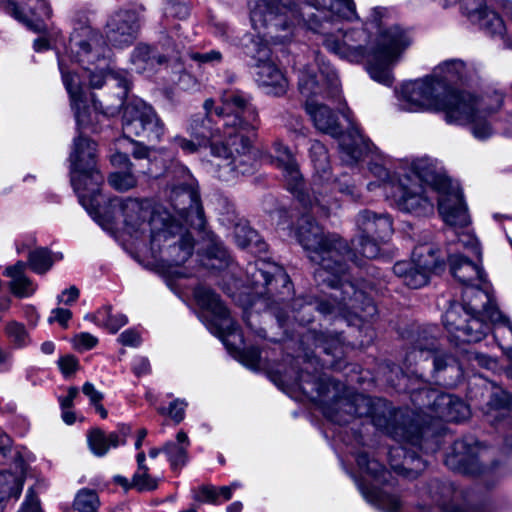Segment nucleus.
Listing matches in <instances>:
<instances>
[{"instance_id": "ea45409f", "label": "nucleus", "mask_w": 512, "mask_h": 512, "mask_svg": "<svg viewBox=\"0 0 512 512\" xmlns=\"http://www.w3.org/2000/svg\"><path fill=\"white\" fill-rule=\"evenodd\" d=\"M53 258L50 251L39 247L30 250L28 253L27 266L37 274H45L53 265Z\"/></svg>"}, {"instance_id": "5fc2aeb1", "label": "nucleus", "mask_w": 512, "mask_h": 512, "mask_svg": "<svg viewBox=\"0 0 512 512\" xmlns=\"http://www.w3.org/2000/svg\"><path fill=\"white\" fill-rule=\"evenodd\" d=\"M240 361L243 365L252 370L259 369L260 364V351L256 347L244 349L240 353Z\"/></svg>"}, {"instance_id": "4be33fe9", "label": "nucleus", "mask_w": 512, "mask_h": 512, "mask_svg": "<svg viewBox=\"0 0 512 512\" xmlns=\"http://www.w3.org/2000/svg\"><path fill=\"white\" fill-rule=\"evenodd\" d=\"M180 59L181 49L172 43L168 36L164 37L155 47L147 44L137 45L131 55L132 65L138 73L152 72L160 66L168 68L170 62H174L180 71Z\"/></svg>"}, {"instance_id": "20e7f679", "label": "nucleus", "mask_w": 512, "mask_h": 512, "mask_svg": "<svg viewBox=\"0 0 512 512\" xmlns=\"http://www.w3.org/2000/svg\"><path fill=\"white\" fill-rule=\"evenodd\" d=\"M70 49L75 54L76 60L83 66L89 78L92 88H101L106 81L112 82L119 88L113 103L97 102L93 94H90L92 109L89 100L83 90L80 77L66 70L63 60L59 59V69L63 83L70 96L71 106L75 112L77 126L87 128L94 125L97 113L105 116H114L124 104L130 80L125 71H113L107 55L108 49L102 44L101 37L90 27H82L74 32L70 38Z\"/></svg>"}, {"instance_id": "f257e3e1", "label": "nucleus", "mask_w": 512, "mask_h": 512, "mask_svg": "<svg viewBox=\"0 0 512 512\" xmlns=\"http://www.w3.org/2000/svg\"><path fill=\"white\" fill-rule=\"evenodd\" d=\"M280 12L285 8L295 11L301 19L294 21L288 13V21L295 29L307 26L322 36V45L331 53L351 63L366 62L370 77L386 86L393 82L391 67L397 63L412 43L407 30L399 25H389L386 11L381 8L372 10L362 28L344 29L342 20L358 19L353 0H308V6L316 12H303L291 0H277Z\"/></svg>"}, {"instance_id": "a878e982", "label": "nucleus", "mask_w": 512, "mask_h": 512, "mask_svg": "<svg viewBox=\"0 0 512 512\" xmlns=\"http://www.w3.org/2000/svg\"><path fill=\"white\" fill-rule=\"evenodd\" d=\"M479 448L476 443L467 440H457L452 450L445 458V464L453 471L476 475L482 471L478 460Z\"/></svg>"}, {"instance_id": "0e129e2a", "label": "nucleus", "mask_w": 512, "mask_h": 512, "mask_svg": "<svg viewBox=\"0 0 512 512\" xmlns=\"http://www.w3.org/2000/svg\"><path fill=\"white\" fill-rule=\"evenodd\" d=\"M17 512H41L39 499L33 489L27 491L25 500Z\"/></svg>"}, {"instance_id": "6e6d98bb", "label": "nucleus", "mask_w": 512, "mask_h": 512, "mask_svg": "<svg viewBox=\"0 0 512 512\" xmlns=\"http://www.w3.org/2000/svg\"><path fill=\"white\" fill-rule=\"evenodd\" d=\"M316 378L309 373H300L295 380V385L305 394H310L315 389L320 394Z\"/></svg>"}, {"instance_id": "bf43d9fd", "label": "nucleus", "mask_w": 512, "mask_h": 512, "mask_svg": "<svg viewBox=\"0 0 512 512\" xmlns=\"http://www.w3.org/2000/svg\"><path fill=\"white\" fill-rule=\"evenodd\" d=\"M494 401L493 399L487 416L493 425H497L509 413V408L505 407L502 402L494 403Z\"/></svg>"}, {"instance_id": "7ed1b4c3", "label": "nucleus", "mask_w": 512, "mask_h": 512, "mask_svg": "<svg viewBox=\"0 0 512 512\" xmlns=\"http://www.w3.org/2000/svg\"><path fill=\"white\" fill-rule=\"evenodd\" d=\"M222 106H215L213 99L203 103L205 117L215 114L221 120L224 141L210 145L213 160L211 172L222 181H233L240 176L252 174L256 169V156L252 142L256 136L259 119L251 97L241 91L225 92L221 97Z\"/></svg>"}, {"instance_id": "b1692460", "label": "nucleus", "mask_w": 512, "mask_h": 512, "mask_svg": "<svg viewBox=\"0 0 512 512\" xmlns=\"http://www.w3.org/2000/svg\"><path fill=\"white\" fill-rule=\"evenodd\" d=\"M194 297L201 309L210 314L211 319L207 320L206 326L213 334L221 338L239 335L237 326L227 308L213 290L205 286H198L194 290Z\"/></svg>"}, {"instance_id": "c756f323", "label": "nucleus", "mask_w": 512, "mask_h": 512, "mask_svg": "<svg viewBox=\"0 0 512 512\" xmlns=\"http://www.w3.org/2000/svg\"><path fill=\"white\" fill-rule=\"evenodd\" d=\"M431 409L435 417L448 422H460L468 418L469 407L458 397L451 394H437Z\"/></svg>"}, {"instance_id": "4d7b16f0", "label": "nucleus", "mask_w": 512, "mask_h": 512, "mask_svg": "<svg viewBox=\"0 0 512 512\" xmlns=\"http://www.w3.org/2000/svg\"><path fill=\"white\" fill-rule=\"evenodd\" d=\"M190 58L199 64H217L222 60V54L217 50H211L205 53H191Z\"/></svg>"}, {"instance_id": "8fccbe9b", "label": "nucleus", "mask_w": 512, "mask_h": 512, "mask_svg": "<svg viewBox=\"0 0 512 512\" xmlns=\"http://www.w3.org/2000/svg\"><path fill=\"white\" fill-rule=\"evenodd\" d=\"M257 236V232L246 224H237L234 228L235 242L241 248L250 246Z\"/></svg>"}, {"instance_id": "c03bdc74", "label": "nucleus", "mask_w": 512, "mask_h": 512, "mask_svg": "<svg viewBox=\"0 0 512 512\" xmlns=\"http://www.w3.org/2000/svg\"><path fill=\"white\" fill-rule=\"evenodd\" d=\"M468 217L470 218L469 215ZM469 222H471L470 219ZM469 224L470 223H467L466 225L463 226L451 225V227L455 229L458 241L463 245V247L470 249L478 258H481V248L477 238L470 230H466ZM448 225L450 226V224Z\"/></svg>"}, {"instance_id": "4c0bfd02", "label": "nucleus", "mask_w": 512, "mask_h": 512, "mask_svg": "<svg viewBox=\"0 0 512 512\" xmlns=\"http://www.w3.org/2000/svg\"><path fill=\"white\" fill-rule=\"evenodd\" d=\"M94 322L106 328L111 333H116L121 327L127 324V316L122 313H112L110 306L99 309L93 316Z\"/></svg>"}, {"instance_id": "79ce46f5", "label": "nucleus", "mask_w": 512, "mask_h": 512, "mask_svg": "<svg viewBox=\"0 0 512 512\" xmlns=\"http://www.w3.org/2000/svg\"><path fill=\"white\" fill-rule=\"evenodd\" d=\"M309 155L317 173L326 174L330 169L329 155L326 147L319 141L311 142Z\"/></svg>"}, {"instance_id": "473e14b6", "label": "nucleus", "mask_w": 512, "mask_h": 512, "mask_svg": "<svg viewBox=\"0 0 512 512\" xmlns=\"http://www.w3.org/2000/svg\"><path fill=\"white\" fill-rule=\"evenodd\" d=\"M359 490L369 503L384 512H399L401 509L402 504L399 498L385 490L375 486L368 487L364 483L359 484Z\"/></svg>"}, {"instance_id": "2f4dec72", "label": "nucleus", "mask_w": 512, "mask_h": 512, "mask_svg": "<svg viewBox=\"0 0 512 512\" xmlns=\"http://www.w3.org/2000/svg\"><path fill=\"white\" fill-rule=\"evenodd\" d=\"M26 262L17 261L14 265L7 266L3 272L10 279L8 286L11 293L18 298L31 297L37 290V284L26 274Z\"/></svg>"}, {"instance_id": "cd10ccee", "label": "nucleus", "mask_w": 512, "mask_h": 512, "mask_svg": "<svg viewBox=\"0 0 512 512\" xmlns=\"http://www.w3.org/2000/svg\"><path fill=\"white\" fill-rule=\"evenodd\" d=\"M449 264L452 275L464 287L486 281L480 258L477 262H472L460 254H453L449 257Z\"/></svg>"}, {"instance_id": "680f3d73", "label": "nucleus", "mask_w": 512, "mask_h": 512, "mask_svg": "<svg viewBox=\"0 0 512 512\" xmlns=\"http://www.w3.org/2000/svg\"><path fill=\"white\" fill-rule=\"evenodd\" d=\"M196 500L212 504L218 503V488L211 485L200 487Z\"/></svg>"}, {"instance_id": "9d476101", "label": "nucleus", "mask_w": 512, "mask_h": 512, "mask_svg": "<svg viewBox=\"0 0 512 512\" xmlns=\"http://www.w3.org/2000/svg\"><path fill=\"white\" fill-rule=\"evenodd\" d=\"M405 173L412 181L422 185L425 183L438 194V210L446 224L463 226L469 223L467 206L459 185L446 176L437 160L421 157L407 161L397 174Z\"/></svg>"}, {"instance_id": "37998d69", "label": "nucleus", "mask_w": 512, "mask_h": 512, "mask_svg": "<svg viewBox=\"0 0 512 512\" xmlns=\"http://www.w3.org/2000/svg\"><path fill=\"white\" fill-rule=\"evenodd\" d=\"M5 334L13 346L18 349L28 346L31 342L25 325L17 321H9L5 325Z\"/></svg>"}, {"instance_id": "13d9d810", "label": "nucleus", "mask_w": 512, "mask_h": 512, "mask_svg": "<svg viewBox=\"0 0 512 512\" xmlns=\"http://www.w3.org/2000/svg\"><path fill=\"white\" fill-rule=\"evenodd\" d=\"M73 343L77 349L89 350L96 346L98 339L90 333L82 332L74 337Z\"/></svg>"}, {"instance_id": "5701e85b", "label": "nucleus", "mask_w": 512, "mask_h": 512, "mask_svg": "<svg viewBox=\"0 0 512 512\" xmlns=\"http://www.w3.org/2000/svg\"><path fill=\"white\" fill-rule=\"evenodd\" d=\"M433 79L426 76L423 79L404 83L398 91V100L403 110L410 112L434 110L437 111L441 93Z\"/></svg>"}, {"instance_id": "09e8293b", "label": "nucleus", "mask_w": 512, "mask_h": 512, "mask_svg": "<svg viewBox=\"0 0 512 512\" xmlns=\"http://www.w3.org/2000/svg\"><path fill=\"white\" fill-rule=\"evenodd\" d=\"M109 184L118 191H127L137 185L136 177L132 172H114L108 178Z\"/></svg>"}, {"instance_id": "6e6552de", "label": "nucleus", "mask_w": 512, "mask_h": 512, "mask_svg": "<svg viewBox=\"0 0 512 512\" xmlns=\"http://www.w3.org/2000/svg\"><path fill=\"white\" fill-rule=\"evenodd\" d=\"M503 325L512 331L509 320L493 304L488 284H472L464 287L462 304L451 305L443 316V324L456 342L476 343L490 331V324Z\"/></svg>"}, {"instance_id": "e433bc0d", "label": "nucleus", "mask_w": 512, "mask_h": 512, "mask_svg": "<svg viewBox=\"0 0 512 512\" xmlns=\"http://www.w3.org/2000/svg\"><path fill=\"white\" fill-rule=\"evenodd\" d=\"M202 261L205 267L220 270L229 265L230 258L223 245L216 240H212Z\"/></svg>"}, {"instance_id": "052dcab7", "label": "nucleus", "mask_w": 512, "mask_h": 512, "mask_svg": "<svg viewBox=\"0 0 512 512\" xmlns=\"http://www.w3.org/2000/svg\"><path fill=\"white\" fill-rule=\"evenodd\" d=\"M78 360L72 355H66L58 360V366L65 377H69L78 369Z\"/></svg>"}, {"instance_id": "1a4fd4ad", "label": "nucleus", "mask_w": 512, "mask_h": 512, "mask_svg": "<svg viewBox=\"0 0 512 512\" xmlns=\"http://www.w3.org/2000/svg\"><path fill=\"white\" fill-rule=\"evenodd\" d=\"M94 203L97 208L87 210L101 225L115 222L119 215L123 217L124 229L135 239L152 238L159 229L165 227L171 213L161 205L151 207L148 200L132 198H112L106 206H101L98 196Z\"/></svg>"}, {"instance_id": "6ab92c4d", "label": "nucleus", "mask_w": 512, "mask_h": 512, "mask_svg": "<svg viewBox=\"0 0 512 512\" xmlns=\"http://www.w3.org/2000/svg\"><path fill=\"white\" fill-rule=\"evenodd\" d=\"M419 495L418 508L422 512H477L464 491L450 482L432 480Z\"/></svg>"}, {"instance_id": "a18cd8bd", "label": "nucleus", "mask_w": 512, "mask_h": 512, "mask_svg": "<svg viewBox=\"0 0 512 512\" xmlns=\"http://www.w3.org/2000/svg\"><path fill=\"white\" fill-rule=\"evenodd\" d=\"M98 506V495L92 490H81L74 501V507L79 512H96Z\"/></svg>"}, {"instance_id": "39448f33", "label": "nucleus", "mask_w": 512, "mask_h": 512, "mask_svg": "<svg viewBox=\"0 0 512 512\" xmlns=\"http://www.w3.org/2000/svg\"><path fill=\"white\" fill-rule=\"evenodd\" d=\"M319 73L310 66H304L299 72V91L306 98L305 110L315 128L332 137L339 138L342 160L347 165H354L369 154H374V147L351 123L348 132L342 134L336 114L321 100L335 97L339 93L340 84L337 72L324 62L323 57L315 54Z\"/></svg>"}, {"instance_id": "9b49d317", "label": "nucleus", "mask_w": 512, "mask_h": 512, "mask_svg": "<svg viewBox=\"0 0 512 512\" xmlns=\"http://www.w3.org/2000/svg\"><path fill=\"white\" fill-rule=\"evenodd\" d=\"M502 103L503 97L499 93L479 98L471 92L452 90L440 96L437 111L444 113L449 124H469L472 135L485 140L493 134L488 118L501 108Z\"/></svg>"}, {"instance_id": "c85d7f7f", "label": "nucleus", "mask_w": 512, "mask_h": 512, "mask_svg": "<svg viewBox=\"0 0 512 512\" xmlns=\"http://www.w3.org/2000/svg\"><path fill=\"white\" fill-rule=\"evenodd\" d=\"M467 67L462 60L451 59L439 64L431 75H429L439 91L443 93L452 91L451 85L467 78Z\"/></svg>"}, {"instance_id": "7c9ffc66", "label": "nucleus", "mask_w": 512, "mask_h": 512, "mask_svg": "<svg viewBox=\"0 0 512 512\" xmlns=\"http://www.w3.org/2000/svg\"><path fill=\"white\" fill-rule=\"evenodd\" d=\"M422 335L423 336H419L411 351L407 353L406 361L412 364L418 359L428 360L430 357H433L434 370L439 372L445 369L451 357L446 354L436 353V339L433 336H426V333Z\"/></svg>"}, {"instance_id": "f8f14e48", "label": "nucleus", "mask_w": 512, "mask_h": 512, "mask_svg": "<svg viewBox=\"0 0 512 512\" xmlns=\"http://www.w3.org/2000/svg\"><path fill=\"white\" fill-rule=\"evenodd\" d=\"M96 143L79 136L74 139L69 157L70 178L79 202L86 209H95V196H99L104 183L103 175L96 168Z\"/></svg>"}, {"instance_id": "a19ab883", "label": "nucleus", "mask_w": 512, "mask_h": 512, "mask_svg": "<svg viewBox=\"0 0 512 512\" xmlns=\"http://www.w3.org/2000/svg\"><path fill=\"white\" fill-rule=\"evenodd\" d=\"M211 122V119L203 115H195L190 119L187 131L196 140L205 142L208 138L215 137V132L212 131Z\"/></svg>"}, {"instance_id": "69168bd1", "label": "nucleus", "mask_w": 512, "mask_h": 512, "mask_svg": "<svg viewBox=\"0 0 512 512\" xmlns=\"http://www.w3.org/2000/svg\"><path fill=\"white\" fill-rule=\"evenodd\" d=\"M71 317L72 313L70 310L64 308H55L51 311L48 322H58L62 327L66 328Z\"/></svg>"}, {"instance_id": "e2e57ef3", "label": "nucleus", "mask_w": 512, "mask_h": 512, "mask_svg": "<svg viewBox=\"0 0 512 512\" xmlns=\"http://www.w3.org/2000/svg\"><path fill=\"white\" fill-rule=\"evenodd\" d=\"M172 143L177 147L182 149L183 152L192 154L198 151V148L204 143L203 141L197 140V142L193 140L186 139L182 136H175L172 139Z\"/></svg>"}, {"instance_id": "3c124183", "label": "nucleus", "mask_w": 512, "mask_h": 512, "mask_svg": "<svg viewBox=\"0 0 512 512\" xmlns=\"http://www.w3.org/2000/svg\"><path fill=\"white\" fill-rule=\"evenodd\" d=\"M187 403L184 400L176 399L170 405L169 408H159L158 412L162 415L168 414L175 423H180L185 416V408Z\"/></svg>"}, {"instance_id": "72a5a7b5", "label": "nucleus", "mask_w": 512, "mask_h": 512, "mask_svg": "<svg viewBox=\"0 0 512 512\" xmlns=\"http://www.w3.org/2000/svg\"><path fill=\"white\" fill-rule=\"evenodd\" d=\"M189 445V438L184 431L177 433L176 442L170 441L164 445L163 452L167 455L173 470H179L186 465L188 460L187 449Z\"/></svg>"}, {"instance_id": "338daca9", "label": "nucleus", "mask_w": 512, "mask_h": 512, "mask_svg": "<svg viewBox=\"0 0 512 512\" xmlns=\"http://www.w3.org/2000/svg\"><path fill=\"white\" fill-rule=\"evenodd\" d=\"M119 342L124 346L137 347L141 343L139 333L134 329L123 331L118 338Z\"/></svg>"}, {"instance_id": "ddd939ff", "label": "nucleus", "mask_w": 512, "mask_h": 512, "mask_svg": "<svg viewBox=\"0 0 512 512\" xmlns=\"http://www.w3.org/2000/svg\"><path fill=\"white\" fill-rule=\"evenodd\" d=\"M193 246L191 235L172 214L165 227L150 239L151 256L168 267L184 264L192 255Z\"/></svg>"}, {"instance_id": "bb28decb", "label": "nucleus", "mask_w": 512, "mask_h": 512, "mask_svg": "<svg viewBox=\"0 0 512 512\" xmlns=\"http://www.w3.org/2000/svg\"><path fill=\"white\" fill-rule=\"evenodd\" d=\"M8 9L17 20L36 32L43 30L42 19L51 15L50 7L45 0L13 2L9 4Z\"/></svg>"}, {"instance_id": "423d86ee", "label": "nucleus", "mask_w": 512, "mask_h": 512, "mask_svg": "<svg viewBox=\"0 0 512 512\" xmlns=\"http://www.w3.org/2000/svg\"><path fill=\"white\" fill-rule=\"evenodd\" d=\"M335 405L337 408H344L349 415L344 416L337 409L326 408L324 414L331 421L344 425L349 422L351 415L371 416L376 427L385 430L391 438L400 443L388 452L390 466L396 473L414 478L426 468V460H423L414 448L425 453L433 452L436 448L430 447V441L426 438L427 430L410 415L395 411L393 414L390 413L389 419L376 416L371 399L364 395H356L353 402L338 399Z\"/></svg>"}, {"instance_id": "c9c22d12", "label": "nucleus", "mask_w": 512, "mask_h": 512, "mask_svg": "<svg viewBox=\"0 0 512 512\" xmlns=\"http://www.w3.org/2000/svg\"><path fill=\"white\" fill-rule=\"evenodd\" d=\"M315 345L317 348H321L324 353L331 355L335 359H341L346 351V345L341 339L339 334H315Z\"/></svg>"}, {"instance_id": "49530a36", "label": "nucleus", "mask_w": 512, "mask_h": 512, "mask_svg": "<svg viewBox=\"0 0 512 512\" xmlns=\"http://www.w3.org/2000/svg\"><path fill=\"white\" fill-rule=\"evenodd\" d=\"M132 486L139 492L152 491L158 486L156 478L149 474V468L137 469L132 477Z\"/></svg>"}, {"instance_id": "393cba45", "label": "nucleus", "mask_w": 512, "mask_h": 512, "mask_svg": "<svg viewBox=\"0 0 512 512\" xmlns=\"http://www.w3.org/2000/svg\"><path fill=\"white\" fill-rule=\"evenodd\" d=\"M139 31V15L135 10H120L107 23L108 42L122 48L134 42Z\"/></svg>"}, {"instance_id": "412c9836", "label": "nucleus", "mask_w": 512, "mask_h": 512, "mask_svg": "<svg viewBox=\"0 0 512 512\" xmlns=\"http://www.w3.org/2000/svg\"><path fill=\"white\" fill-rule=\"evenodd\" d=\"M392 199L397 209L415 216L433 213L434 205L424 185L412 181L408 174H397L393 184Z\"/></svg>"}, {"instance_id": "0eeeda50", "label": "nucleus", "mask_w": 512, "mask_h": 512, "mask_svg": "<svg viewBox=\"0 0 512 512\" xmlns=\"http://www.w3.org/2000/svg\"><path fill=\"white\" fill-rule=\"evenodd\" d=\"M277 0H250V21L258 34H247L242 39L244 53L254 61L256 81L269 93L282 95L288 88V80L272 59L270 43L284 44L292 40L295 27L288 21L291 13L294 21L301 22L295 11L285 8L280 12L274 6Z\"/></svg>"}, {"instance_id": "f704fd0d", "label": "nucleus", "mask_w": 512, "mask_h": 512, "mask_svg": "<svg viewBox=\"0 0 512 512\" xmlns=\"http://www.w3.org/2000/svg\"><path fill=\"white\" fill-rule=\"evenodd\" d=\"M87 441L91 452L95 456L102 457L111 447L116 448L120 445V435L118 433L106 434L103 430L94 428L88 433Z\"/></svg>"}, {"instance_id": "58836bf2", "label": "nucleus", "mask_w": 512, "mask_h": 512, "mask_svg": "<svg viewBox=\"0 0 512 512\" xmlns=\"http://www.w3.org/2000/svg\"><path fill=\"white\" fill-rule=\"evenodd\" d=\"M358 467L366 472L376 483H385L390 473L375 459H370L366 453H359L356 458Z\"/></svg>"}, {"instance_id": "dca6fc26", "label": "nucleus", "mask_w": 512, "mask_h": 512, "mask_svg": "<svg viewBox=\"0 0 512 512\" xmlns=\"http://www.w3.org/2000/svg\"><path fill=\"white\" fill-rule=\"evenodd\" d=\"M178 173V179L166 188L167 197L179 219L201 230L205 226V218L192 176L185 167H180Z\"/></svg>"}, {"instance_id": "603ef678", "label": "nucleus", "mask_w": 512, "mask_h": 512, "mask_svg": "<svg viewBox=\"0 0 512 512\" xmlns=\"http://www.w3.org/2000/svg\"><path fill=\"white\" fill-rule=\"evenodd\" d=\"M151 148L145 146L142 143L139 142H133L132 143V150L131 154L135 160H146L147 162V168L142 169L139 172L143 174H152L153 171L150 168V155H151Z\"/></svg>"}, {"instance_id": "4468645a", "label": "nucleus", "mask_w": 512, "mask_h": 512, "mask_svg": "<svg viewBox=\"0 0 512 512\" xmlns=\"http://www.w3.org/2000/svg\"><path fill=\"white\" fill-rule=\"evenodd\" d=\"M359 235L352 241V255L345 254L357 266L365 263L358 261L356 252H359L366 259H375L380 252V244L385 242L392 234V220L386 213H376L370 210L361 211L356 220Z\"/></svg>"}, {"instance_id": "aec40b11", "label": "nucleus", "mask_w": 512, "mask_h": 512, "mask_svg": "<svg viewBox=\"0 0 512 512\" xmlns=\"http://www.w3.org/2000/svg\"><path fill=\"white\" fill-rule=\"evenodd\" d=\"M440 266L436 250L431 245L424 244L415 247L411 261L397 262L393 266V272L402 278L406 286L419 289L428 283L430 274Z\"/></svg>"}, {"instance_id": "a211bd4d", "label": "nucleus", "mask_w": 512, "mask_h": 512, "mask_svg": "<svg viewBox=\"0 0 512 512\" xmlns=\"http://www.w3.org/2000/svg\"><path fill=\"white\" fill-rule=\"evenodd\" d=\"M246 272L256 294L272 299L275 304H280L291 296L292 284L281 266L258 259L247 266Z\"/></svg>"}, {"instance_id": "f03ea898", "label": "nucleus", "mask_w": 512, "mask_h": 512, "mask_svg": "<svg viewBox=\"0 0 512 512\" xmlns=\"http://www.w3.org/2000/svg\"><path fill=\"white\" fill-rule=\"evenodd\" d=\"M295 237L309 259L319 265L314 273L318 285L331 289L328 299L315 308L324 315L342 317L348 325L364 326L377 312L370 297L376 284L362 283L359 288L346 279L345 254L352 255L346 243L336 234H325L311 215L299 218Z\"/></svg>"}, {"instance_id": "f3484780", "label": "nucleus", "mask_w": 512, "mask_h": 512, "mask_svg": "<svg viewBox=\"0 0 512 512\" xmlns=\"http://www.w3.org/2000/svg\"><path fill=\"white\" fill-rule=\"evenodd\" d=\"M122 130L127 138L138 137L158 143L166 133V126L151 105L135 100L124 108Z\"/></svg>"}, {"instance_id": "774afa93", "label": "nucleus", "mask_w": 512, "mask_h": 512, "mask_svg": "<svg viewBox=\"0 0 512 512\" xmlns=\"http://www.w3.org/2000/svg\"><path fill=\"white\" fill-rule=\"evenodd\" d=\"M132 370L137 377L149 374L151 366L148 358L143 356L135 357L132 363Z\"/></svg>"}, {"instance_id": "de8ad7c7", "label": "nucleus", "mask_w": 512, "mask_h": 512, "mask_svg": "<svg viewBox=\"0 0 512 512\" xmlns=\"http://www.w3.org/2000/svg\"><path fill=\"white\" fill-rule=\"evenodd\" d=\"M182 61L183 52L181 51V59L179 61L181 70L178 71V68L175 66L174 62L169 63L168 67L171 68L173 74L175 75V77H173L171 80L184 90L195 88L197 86V80L185 71Z\"/></svg>"}, {"instance_id": "864d4df0", "label": "nucleus", "mask_w": 512, "mask_h": 512, "mask_svg": "<svg viewBox=\"0 0 512 512\" xmlns=\"http://www.w3.org/2000/svg\"><path fill=\"white\" fill-rule=\"evenodd\" d=\"M164 14L178 19H185L189 15V8L185 3L178 0H167Z\"/></svg>"}, {"instance_id": "2eb2a0df", "label": "nucleus", "mask_w": 512, "mask_h": 512, "mask_svg": "<svg viewBox=\"0 0 512 512\" xmlns=\"http://www.w3.org/2000/svg\"><path fill=\"white\" fill-rule=\"evenodd\" d=\"M276 165L283 171L288 189L297 197L303 207L309 208L315 215L329 216L337 203L322 192L313 189V197L304 190L302 175L289 148L282 143L275 144Z\"/></svg>"}]
</instances>
